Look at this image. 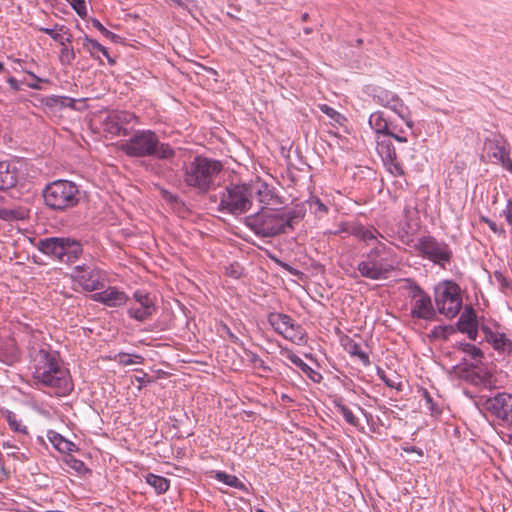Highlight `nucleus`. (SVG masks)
Segmentation results:
<instances>
[{
  "instance_id": "3c124183",
  "label": "nucleus",
  "mask_w": 512,
  "mask_h": 512,
  "mask_svg": "<svg viewBox=\"0 0 512 512\" xmlns=\"http://www.w3.org/2000/svg\"><path fill=\"white\" fill-rule=\"evenodd\" d=\"M26 73L32 78V81L31 82L22 81V83L26 84L27 87H29L31 89L40 90L41 86L39 85V83L48 81L47 79L39 78L38 76H36L34 73H32L30 71H26Z\"/></svg>"
},
{
  "instance_id": "4468645a",
  "label": "nucleus",
  "mask_w": 512,
  "mask_h": 512,
  "mask_svg": "<svg viewBox=\"0 0 512 512\" xmlns=\"http://www.w3.org/2000/svg\"><path fill=\"white\" fill-rule=\"evenodd\" d=\"M485 149L488 157L492 158L493 163H499L512 174V159L510 157V148L506 139L502 135H494L485 140Z\"/></svg>"
},
{
  "instance_id": "680f3d73",
  "label": "nucleus",
  "mask_w": 512,
  "mask_h": 512,
  "mask_svg": "<svg viewBox=\"0 0 512 512\" xmlns=\"http://www.w3.org/2000/svg\"><path fill=\"white\" fill-rule=\"evenodd\" d=\"M175 5L177 6H183V1L182 0H171Z\"/></svg>"
},
{
  "instance_id": "c85d7f7f",
  "label": "nucleus",
  "mask_w": 512,
  "mask_h": 512,
  "mask_svg": "<svg viewBox=\"0 0 512 512\" xmlns=\"http://www.w3.org/2000/svg\"><path fill=\"white\" fill-rule=\"evenodd\" d=\"M393 110L407 125V127H413V121L410 118V111L408 107L403 103V101L395 95L394 99L391 101L389 106L387 107Z\"/></svg>"
},
{
  "instance_id": "f03ea898",
  "label": "nucleus",
  "mask_w": 512,
  "mask_h": 512,
  "mask_svg": "<svg viewBox=\"0 0 512 512\" xmlns=\"http://www.w3.org/2000/svg\"><path fill=\"white\" fill-rule=\"evenodd\" d=\"M120 150L129 157H155L159 160H172L176 151L168 143L160 142L151 129L135 130L128 139L121 142Z\"/></svg>"
},
{
  "instance_id": "13d9d810",
  "label": "nucleus",
  "mask_w": 512,
  "mask_h": 512,
  "mask_svg": "<svg viewBox=\"0 0 512 512\" xmlns=\"http://www.w3.org/2000/svg\"><path fill=\"white\" fill-rule=\"evenodd\" d=\"M387 136L393 137L396 141L404 143L407 142V138L403 137L399 134L394 133L393 129H391V133H389Z\"/></svg>"
},
{
  "instance_id": "1a4fd4ad",
  "label": "nucleus",
  "mask_w": 512,
  "mask_h": 512,
  "mask_svg": "<svg viewBox=\"0 0 512 512\" xmlns=\"http://www.w3.org/2000/svg\"><path fill=\"white\" fill-rule=\"evenodd\" d=\"M435 302L440 314L455 317L462 307L460 288L456 283L445 282L435 291Z\"/></svg>"
},
{
  "instance_id": "37998d69",
  "label": "nucleus",
  "mask_w": 512,
  "mask_h": 512,
  "mask_svg": "<svg viewBox=\"0 0 512 512\" xmlns=\"http://www.w3.org/2000/svg\"><path fill=\"white\" fill-rule=\"evenodd\" d=\"M64 462L66 463L67 466H69L71 469H73L79 474H82L87 471L84 462L79 459H76L70 453H68V455L65 456Z\"/></svg>"
},
{
  "instance_id": "0eeeda50",
  "label": "nucleus",
  "mask_w": 512,
  "mask_h": 512,
  "mask_svg": "<svg viewBox=\"0 0 512 512\" xmlns=\"http://www.w3.org/2000/svg\"><path fill=\"white\" fill-rule=\"evenodd\" d=\"M37 249L51 258L67 264L75 262L83 253L81 243L69 237L40 239Z\"/></svg>"
},
{
  "instance_id": "4be33fe9",
  "label": "nucleus",
  "mask_w": 512,
  "mask_h": 512,
  "mask_svg": "<svg viewBox=\"0 0 512 512\" xmlns=\"http://www.w3.org/2000/svg\"><path fill=\"white\" fill-rule=\"evenodd\" d=\"M18 168L14 163L0 162V190L13 188L18 181Z\"/></svg>"
},
{
  "instance_id": "ea45409f",
  "label": "nucleus",
  "mask_w": 512,
  "mask_h": 512,
  "mask_svg": "<svg viewBox=\"0 0 512 512\" xmlns=\"http://www.w3.org/2000/svg\"><path fill=\"white\" fill-rule=\"evenodd\" d=\"M307 204L309 206L310 211H312L318 216H322L328 212V207L324 203H322V201L318 197H310L307 200Z\"/></svg>"
},
{
  "instance_id": "09e8293b",
  "label": "nucleus",
  "mask_w": 512,
  "mask_h": 512,
  "mask_svg": "<svg viewBox=\"0 0 512 512\" xmlns=\"http://www.w3.org/2000/svg\"><path fill=\"white\" fill-rule=\"evenodd\" d=\"M425 403L427 409L430 411L432 416H438L441 413V409L439 406L433 401L432 397L429 395L427 391L424 392Z\"/></svg>"
},
{
  "instance_id": "a18cd8bd",
  "label": "nucleus",
  "mask_w": 512,
  "mask_h": 512,
  "mask_svg": "<svg viewBox=\"0 0 512 512\" xmlns=\"http://www.w3.org/2000/svg\"><path fill=\"white\" fill-rule=\"evenodd\" d=\"M320 110L329 118H331L333 121L340 125H342L346 121V118L342 114H340L338 111H336L334 108L330 107L327 104L320 105Z\"/></svg>"
},
{
  "instance_id": "f8f14e48",
  "label": "nucleus",
  "mask_w": 512,
  "mask_h": 512,
  "mask_svg": "<svg viewBox=\"0 0 512 512\" xmlns=\"http://www.w3.org/2000/svg\"><path fill=\"white\" fill-rule=\"evenodd\" d=\"M71 278L85 291L93 292L104 288V275L94 264H82L73 268Z\"/></svg>"
},
{
  "instance_id": "e2e57ef3",
  "label": "nucleus",
  "mask_w": 512,
  "mask_h": 512,
  "mask_svg": "<svg viewBox=\"0 0 512 512\" xmlns=\"http://www.w3.org/2000/svg\"><path fill=\"white\" fill-rule=\"evenodd\" d=\"M308 17H309L308 13H304V14L302 15V20H303V21H306V20L308 19Z\"/></svg>"
},
{
  "instance_id": "72a5a7b5",
  "label": "nucleus",
  "mask_w": 512,
  "mask_h": 512,
  "mask_svg": "<svg viewBox=\"0 0 512 512\" xmlns=\"http://www.w3.org/2000/svg\"><path fill=\"white\" fill-rule=\"evenodd\" d=\"M215 479L232 488L240 490L245 488L244 484L235 475L228 474L224 471H217L215 474Z\"/></svg>"
},
{
  "instance_id": "603ef678",
  "label": "nucleus",
  "mask_w": 512,
  "mask_h": 512,
  "mask_svg": "<svg viewBox=\"0 0 512 512\" xmlns=\"http://www.w3.org/2000/svg\"><path fill=\"white\" fill-rule=\"evenodd\" d=\"M494 278L502 290L510 288L511 282L500 272H494Z\"/></svg>"
},
{
  "instance_id": "423d86ee",
  "label": "nucleus",
  "mask_w": 512,
  "mask_h": 512,
  "mask_svg": "<svg viewBox=\"0 0 512 512\" xmlns=\"http://www.w3.org/2000/svg\"><path fill=\"white\" fill-rule=\"evenodd\" d=\"M45 204L52 210L64 211L75 207L81 198L78 186L68 180H56L43 190Z\"/></svg>"
},
{
  "instance_id": "a878e982",
  "label": "nucleus",
  "mask_w": 512,
  "mask_h": 512,
  "mask_svg": "<svg viewBox=\"0 0 512 512\" xmlns=\"http://www.w3.org/2000/svg\"><path fill=\"white\" fill-rule=\"evenodd\" d=\"M349 233L357 237L361 241L378 242V238H384L383 235L375 227H365L363 225H355Z\"/></svg>"
},
{
  "instance_id": "ddd939ff",
  "label": "nucleus",
  "mask_w": 512,
  "mask_h": 512,
  "mask_svg": "<svg viewBox=\"0 0 512 512\" xmlns=\"http://www.w3.org/2000/svg\"><path fill=\"white\" fill-rule=\"evenodd\" d=\"M416 248L424 257L441 266L452 258L449 245L430 236L420 238Z\"/></svg>"
},
{
  "instance_id": "8fccbe9b",
  "label": "nucleus",
  "mask_w": 512,
  "mask_h": 512,
  "mask_svg": "<svg viewBox=\"0 0 512 512\" xmlns=\"http://www.w3.org/2000/svg\"><path fill=\"white\" fill-rule=\"evenodd\" d=\"M243 269L238 263H232L226 267V275L239 279L242 276Z\"/></svg>"
},
{
  "instance_id": "f257e3e1",
  "label": "nucleus",
  "mask_w": 512,
  "mask_h": 512,
  "mask_svg": "<svg viewBox=\"0 0 512 512\" xmlns=\"http://www.w3.org/2000/svg\"><path fill=\"white\" fill-rule=\"evenodd\" d=\"M35 362L33 377L37 383L54 389V393L59 396L72 391L69 371L60 365L54 353L40 349Z\"/></svg>"
},
{
  "instance_id": "de8ad7c7",
  "label": "nucleus",
  "mask_w": 512,
  "mask_h": 512,
  "mask_svg": "<svg viewBox=\"0 0 512 512\" xmlns=\"http://www.w3.org/2000/svg\"><path fill=\"white\" fill-rule=\"evenodd\" d=\"M70 4L75 12L81 18H85L87 16V7L85 0H70Z\"/></svg>"
},
{
  "instance_id": "6e6d98bb",
  "label": "nucleus",
  "mask_w": 512,
  "mask_h": 512,
  "mask_svg": "<svg viewBox=\"0 0 512 512\" xmlns=\"http://www.w3.org/2000/svg\"><path fill=\"white\" fill-rule=\"evenodd\" d=\"M377 375L380 377V379H382L384 381V383L387 386H389L391 388L395 387V383L391 379L386 377L385 372L382 369L378 368Z\"/></svg>"
},
{
  "instance_id": "f3484780",
  "label": "nucleus",
  "mask_w": 512,
  "mask_h": 512,
  "mask_svg": "<svg viewBox=\"0 0 512 512\" xmlns=\"http://www.w3.org/2000/svg\"><path fill=\"white\" fill-rule=\"evenodd\" d=\"M486 409L497 419L512 424V394L497 393L486 400Z\"/></svg>"
},
{
  "instance_id": "69168bd1",
  "label": "nucleus",
  "mask_w": 512,
  "mask_h": 512,
  "mask_svg": "<svg viewBox=\"0 0 512 512\" xmlns=\"http://www.w3.org/2000/svg\"><path fill=\"white\" fill-rule=\"evenodd\" d=\"M511 440H512V435L510 436Z\"/></svg>"
},
{
  "instance_id": "e433bc0d",
  "label": "nucleus",
  "mask_w": 512,
  "mask_h": 512,
  "mask_svg": "<svg viewBox=\"0 0 512 512\" xmlns=\"http://www.w3.org/2000/svg\"><path fill=\"white\" fill-rule=\"evenodd\" d=\"M26 217V212L22 209H0V219L4 221L23 220Z\"/></svg>"
},
{
  "instance_id": "c756f323",
  "label": "nucleus",
  "mask_w": 512,
  "mask_h": 512,
  "mask_svg": "<svg viewBox=\"0 0 512 512\" xmlns=\"http://www.w3.org/2000/svg\"><path fill=\"white\" fill-rule=\"evenodd\" d=\"M367 92L373 97L375 102L384 107H388L396 95L395 93L380 87H367Z\"/></svg>"
},
{
  "instance_id": "f704fd0d",
  "label": "nucleus",
  "mask_w": 512,
  "mask_h": 512,
  "mask_svg": "<svg viewBox=\"0 0 512 512\" xmlns=\"http://www.w3.org/2000/svg\"><path fill=\"white\" fill-rule=\"evenodd\" d=\"M286 358L297 368H299L302 372H304L307 376L314 380L312 374H316L315 371L307 363H305L298 355H296L292 351H287Z\"/></svg>"
},
{
  "instance_id": "39448f33",
  "label": "nucleus",
  "mask_w": 512,
  "mask_h": 512,
  "mask_svg": "<svg viewBox=\"0 0 512 512\" xmlns=\"http://www.w3.org/2000/svg\"><path fill=\"white\" fill-rule=\"evenodd\" d=\"M396 258L394 251L385 243L377 244L364 256L357 265L359 274L370 280H384L395 269Z\"/></svg>"
},
{
  "instance_id": "473e14b6",
  "label": "nucleus",
  "mask_w": 512,
  "mask_h": 512,
  "mask_svg": "<svg viewBox=\"0 0 512 512\" xmlns=\"http://www.w3.org/2000/svg\"><path fill=\"white\" fill-rule=\"evenodd\" d=\"M377 151L383 161L394 162L396 159V151L390 141H377Z\"/></svg>"
},
{
  "instance_id": "a211bd4d",
  "label": "nucleus",
  "mask_w": 512,
  "mask_h": 512,
  "mask_svg": "<svg viewBox=\"0 0 512 512\" xmlns=\"http://www.w3.org/2000/svg\"><path fill=\"white\" fill-rule=\"evenodd\" d=\"M494 328L488 324L481 325V331L484 334L485 340L498 353L512 356V340L498 330L499 324L495 323Z\"/></svg>"
},
{
  "instance_id": "4d7b16f0",
  "label": "nucleus",
  "mask_w": 512,
  "mask_h": 512,
  "mask_svg": "<svg viewBox=\"0 0 512 512\" xmlns=\"http://www.w3.org/2000/svg\"><path fill=\"white\" fill-rule=\"evenodd\" d=\"M7 83L9 84V86H10L14 91H19V90H20L19 82H18L14 77H9V78L7 79Z\"/></svg>"
},
{
  "instance_id": "4c0bfd02",
  "label": "nucleus",
  "mask_w": 512,
  "mask_h": 512,
  "mask_svg": "<svg viewBox=\"0 0 512 512\" xmlns=\"http://www.w3.org/2000/svg\"><path fill=\"white\" fill-rule=\"evenodd\" d=\"M335 408L337 409V411L340 414H342V416L344 417V419L346 420L347 423H349L350 425L355 426V427H357L359 425V419L354 415L352 410L350 408H348L346 405H344L341 402L336 401Z\"/></svg>"
},
{
  "instance_id": "6e6552de",
  "label": "nucleus",
  "mask_w": 512,
  "mask_h": 512,
  "mask_svg": "<svg viewBox=\"0 0 512 512\" xmlns=\"http://www.w3.org/2000/svg\"><path fill=\"white\" fill-rule=\"evenodd\" d=\"M252 205L249 183L229 184L220 193L218 210L238 216L248 212Z\"/></svg>"
},
{
  "instance_id": "5701e85b",
  "label": "nucleus",
  "mask_w": 512,
  "mask_h": 512,
  "mask_svg": "<svg viewBox=\"0 0 512 512\" xmlns=\"http://www.w3.org/2000/svg\"><path fill=\"white\" fill-rule=\"evenodd\" d=\"M344 350L351 356L356 357L363 366L367 367L370 365V358L366 351L361 349L360 344L355 342L351 337L345 336L341 339Z\"/></svg>"
},
{
  "instance_id": "0e129e2a",
  "label": "nucleus",
  "mask_w": 512,
  "mask_h": 512,
  "mask_svg": "<svg viewBox=\"0 0 512 512\" xmlns=\"http://www.w3.org/2000/svg\"><path fill=\"white\" fill-rule=\"evenodd\" d=\"M4 70V65L2 62H0V72Z\"/></svg>"
},
{
  "instance_id": "2f4dec72",
  "label": "nucleus",
  "mask_w": 512,
  "mask_h": 512,
  "mask_svg": "<svg viewBox=\"0 0 512 512\" xmlns=\"http://www.w3.org/2000/svg\"><path fill=\"white\" fill-rule=\"evenodd\" d=\"M82 45L92 57H95L96 52H100L103 56H105L108 59L110 63L114 62L110 58L107 48L101 45L97 40H94L89 36L84 35Z\"/></svg>"
},
{
  "instance_id": "a19ab883",
  "label": "nucleus",
  "mask_w": 512,
  "mask_h": 512,
  "mask_svg": "<svg viewBox=\"0 0 512 512\" xmlns=\"http://www.w3.org/2000/svg\"><path fill=\"white\" fill-rule=\"evenodd\" d=\"M92 26L96 28L104 37L111 40L112 42L118 43L120 36L106 29L103 24L96 18L91 20Z\"/></svg>"
},
{
  "instance_id": "6ab92c4d",
  "label": "nucleus",
  "mask_w": 512,
  "mask_h": 512,
  "mask_svg": "<svg viewBox=\"0 0 512 512\" xmlns=\"http://www.w3.org/2000/svg\"><path fill=\"white\" fill-rule=\"evenodd\" d=\"M251 199H257L262 207L270 205H281V197L275 192L274 187L268 185L265 182H254L249 183Z\"/></svg>"
},
{
  "instance_id": "7ed1b4c3",
  "label": "nucleus",
  "mask_w": 512,
  "mask_h": 512,
  "mask_svg": "<svg viewBox=\"0 0 512 512\" xmlns=\"http://www.w3.org/2000/svg\"><path fill=\"white\" fill-rule=\"evenodd\" d=\"M223 170L221 161L203 155H197L182 165L184 184L200 194L207 193L215 184Z\"/></svg>"
},
{
  "instance_id": "c03bdc74",
  "label": "nucleus",
  "mask_w": 512,
  "mask_h": 512,
  "mask_svg": "<svg viewBox=\"0 0 512 512\" xmlns=\"http://www.w3.org/2000/svg\"><path fill=\"white\" fill-rule=\"evenodd\" d=\"M76 58V53L73 48H69L64 44L60 50L59 60L62 65L69 66Z\"/></svg>"
},
{
  "instance_id": "2eb2a0df",
  "label": "nucleus",
  "mask_w": 512,
  "mask_h": 512,
  "mask_svg": "<svg viewBox=\"0 0 512 512\" xmlns=\"http://www.w3.org/2000/svg\"><path fill=\"white\" fill-rule=\"evenodd\" d=\"M138 117L128 111L114 110L107 114L103 120V129L113 136H127L129 131L126 128L133 121H137Z\"/></svg>"
},
{
  "instance_id": "9d476101",
  "label": "nucleus",
  "mask_w": 512,
  "mask_h": 512,
  "mask_svg": "<svg viewBox=\"0 0 512 512\" xmlns=\"http://www.w3.org/2000/svg\"><path fill=\"white\" fill-rule=\"evenodd\" d=\"M408 291L411 298L410 316L413 319L434 321L436 311L431 297L413 280H407Z\"/></svg>"
},
{
  "instance_id": "b1692460",
  "label": "nucleus",
  "mask_w": 512,
  "mask_h": 512,
  "mask_svg": "<svg viewBox=\"0 0 512 512\" xmlns=\"http://www.w3.org/2000/svg\"><path fill=\"white\" fill-rule=\"evenodd\" d=\"M39 31L49 35L55 42L64 46L72 41V34L65 25L55 24L53 28L40 27Z\"/></svg>"
},
{
  "instance_id": "dca6fc26",
  "label": "nucleus",
  "mask_w": 512,
  "mask_h": 512,
  "mask_svg": "<svg viewBox=\"0 0 512 512\" xmlns=\"http://www.w3.org/2000/svg\"><path fill=\"white\" fill-rule=\"evenodd\" d=\"M134 304L127 310L130 318L137 321L150 319L156 312V306L149 293L137 290L133 294Z\"/></svg>"
},
{
  "instance_id": "7c9ffc66",
  "label": "nucleus",
  "mask_w": 512,
  "mask_h": 512,
  "mask_svg": "<svg viewBox=\"0 0 512 512\" xmlns=\"http://www.w3.org/2000/svg\"><path fill=\"white\" fill-rule=\"evenodd\" d=\"M145 480L148 485L154 488L158 495L166 493L170 487V481L167 478L154 473H148L145 476Z\"/></svg>"
},
{
  "instance_id": "9b49d317",
  "label": "nucleus",
  "mask_w": 512,
  "mask_h": 512,
  "mask_svg": "<svg viewBox=\"0 0 512 512\" xmlns=\"http://www.w3.org/2000/svg\"><path fill=\"white\" fill-rule=\"evenodd\" d=\"M268 323L284 338L296 344L305 342V332L300 325L294 323L289 315L272 312L268 315Z\"/></svg>"
},
{
  "instance_id": "49530a36",
  "label": "nucleus",
  "mask_w": 512,
  "mask_h": 512,
  "mask_svg": "<svg viewBox=\"0 0 512 512\" xmlns=\"http://www.w3.org/2000/svg\"><path fill=\"white\" fill-rule=\"evenodd\" d=\"M144 358L137 354H128V353H120L119 354V362L124 366H129L133 364H142Z\"/></svg>"
},
{
  "instance_id": "aec40b11",
  "label": "nucleus",
  "mask_w": 512,
  "mask_h": 512,
  "mask_svg": "<svg viewBox=\"0 0 512 512\" xmlns=\"http://www.w3.org/2000/svg\"><path fill=\"white\" fill-rule=\"evenodd\" d=\"M91 299L105 306L116 308L125 305L128 301V296L117 287L110 286L101 292L92 294Z\"/></svg>"
},
{
  "instance_id": "bb28decb",
  "label": "nucleus",
  "mask_w": 512,
  "mask_h": 512,
  "mask_svg": "<svg viewBox=\"0 0 512 512\" xmlns=\"http://www.w3.org/2000/svg\"><path fill=\"white\" fill-rule=\"evenodd\" d=\"M369 126L375 131L377 134L387 136L391 133V127L388 123V120L384 117V113L382 111H376L372 113L368 120Z\"/></svg>"
},
{
  "instance_id": "393cba45",
  "label": "nucleus",
  "mask_w": 512,
  "mask_h": 512,
  "mask_svg": "<svg viewBox=\"0 0 512 512\" xmlns=\"http://www.w3.org/2000/svg\"><path fill=\"white\" fill-rule=\"evenodd\" d=\"M47 438L60 453L68 454L78 450L77 446L72 441L65 439L61 434L53 430L47 432Z\"/></svg>"
},
{
  "instance_id": "cd10ccee",
  "label": "nucleus",
  "mask_w": 512,
  "mask_h": 512,
  "mask_svg": "<svg viewBox=\"0 0 512 512\" xmlns=\"http://www.w3.org/2000/svg\"><path fill=\"white\" fill-rule=\"evenodd\" d=\"M393 110L407 125V127H413V121L410 118V111L408 107L403 103V101L395 95L394 99L391 101L389 106L387 107Z\"/></svg>"
},
{
  "instance_id": "bf43d9fd",
  "label": "nucleus",
  "mask_w": 512,
  "mask_h": 512,
  "mask_svg": "<svg viewBox=\"0 0 512 512\" xmlns=\"http://www.w3.org/2000/svg\"><path fill=\"white\" fill-rule=\"evenodd\" d=\"M391 163H392V166H393V170L391 169V172L392 173H396L398 175H401L403 173V170H402L401 166L399 164H397V163H393V162H391Z\"/></svg>"
},
{
  "instance_id": "864d4df0",
  "label": "nucleus",
  "mask_w": 512,
  "mask_h": 512,
  "mask_svg": "<svg viewBox=\"0 0 512 512\" xmlns=\"http://www.w3.org/2000/svg\"><path fill=\"white\" fill-rule=\"evenodd\" d=\"M222 330L227 334L231 342L243 346V342L231 331V329L227 325H223Z\"/></svg>"
},
{
  "instance_id": "412c9836",
  "label": "nucleus",
  "mask_w": 512,
  "mask_h": 512,
  "mask_svg": "<svg viewBox=\"0 0 512 512\" xmlns=\"http://www.w3.org/2000/svg\"><path fill=\"white\" fill-rule=\"evenodd\" d=\"M457 328L460 332L467 334L469 339L476 340L478 335V326L476 314L472 308L463 312L457 322Z\"/></svg>"
},
{
  "instance_id": "20e7f679",
  "label": "nucleus",
  "mask_w": 512,
  "mask_h": 512,
  "mask_svg": "<svg viewBox=\"0 0 512 512\" xmlns=\"http://www.w3.org/2000/svg\"><path fill=\"white\" fill-rule=\"evenodd\" d=\"M295 218L292 212H281L276 209L262 207L258 212L246 216L244 225L260 238H271L285 233L292 228Z\"/></svg>"
},
{
  "instance_id": "79ce46f5",
  "label": "nucleus",
  "mask_w": 512,
  "mask_h": 512,
  "mask_svg": "<svg viewBox=\"0 0 512 512\" xmlns=\"http://www.w3.org/2000/svg\"><path fill=\"white\" fill-rule=\"evenodd\" d=\"M244 353L248 357L250 363L254 368L262 370L264 372L270 371V368L266 365V363L254 352L248 349H244Z\"/></svg>"
},
{
  "instance_id": "5fc2aeb1",
  "label": "nucleus",
  "mask_w": 512,
  "mask_h": 512,
  "mask_svg": "<svg viewBox=\"0 0 512 512\" xmlns=\"http://www.w3.org/2000/svg\"><path fill=\"white\" fill-rule=\"evenodd\" d=\"M484 222H486L489 226V228L496 234H499V235H505V230L503 227L501 226H498L494 221L488 219V218H484L483 219Z\"/></svg>"
},
{
  "instance_id": "58836bf2",
  "label": "nucleus",
  "mask_w": 512,
  "mask_h": 512,
  "mask_svg": "<svg viewBox=\"0 0 512 512\" xmlns=\"http://www.w3.org/2000/svg\"><path fill=\"white\" fill-rule=\"evenodd\" d=\"M457 348L474 360H480L483 357L482 350L474 344L460 342L457 344Z\"/></svg>"
},
{
  "instance_id": "052dcab7",
  "label": "nucleus",
  "mask_w": 512,
  "mask_h": 512,
  "mask_svg": "<svg viewBox=\"0 0 512 512\" xmlns=\"http://www.w3.org/2000/svg\"><path fill=\"white\" fill-rule=\"evenodd\" d=\"M164 198L169 201H177L178 200L177 196H175L167 191L164 192Z\"/></svg>"
},
{
  "instance_id": "c9c22d12",
  "label": "nucleus",
  "mask_w": 512,
  "mask_h": 512,
  "mask_svg": "<svg viewBox=\"0 0 512 512\" xmlns=\"http://www.w3.org/2000/svg\"><path fill=\"white\" fill-rule=\"evenodd\" d=\"M5 418L13 431L24 435L28 434L27 427L22 424V421L17 418V415L14 412L7 410Z\"/></svg>"
}]
</instances>
